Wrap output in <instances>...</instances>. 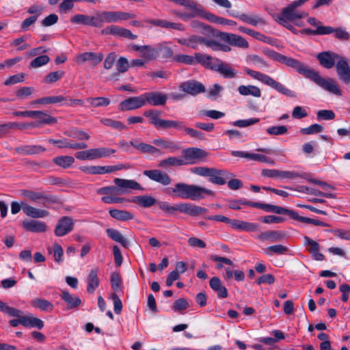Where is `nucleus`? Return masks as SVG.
<instances>
[{
    "instance_id": "64",
    "label": "nucleus",
    "mask_w": 350,
    "mask_h": 350,
    "mask_svg": "<svg viewBox=\"0 0 350 350\" xmlns=\"http://www.w3.org/2000/svg\"><path fill=\"white\" fill-rule=\"evenodd\" d=\"M64 75V72L61 70L51 72L45 77L44 82L46 83H55L62 79Z\"/></svg>"
},
{
    "instance_id": "51",
    "label": "nucleus",
    "mask_w": 350,
    "mask_h": 350,
    "mask_svg": "<svg viewBox=\"0 0 350 350\" xmlns=\"http://www.w3.org/2000/svg\"><path fill=\"white\" fill-rule=\"evenodd\" d=\"M86 100L93 107H107L111 103L110 99L106 97H88Z\"/></svg>"
},
{
    "instance_id": "7",
    "label": "nucleus",
    "mask_w": 350,
    "mask_h": 350,
    "mask_svg": "<svg viewBox=\"0 0 350 350\" xmlns=\"http://www.w3.org/2000/svg\"><path fill=\"white\" fill-rule=\"evenodd\" d=\"M213 35L231 46L243 49L249 47L248 42L242 36L226 32L217 31Z\"/></svg>"
},
{
    "instance_id": "15",
    "label": "nucleus",
    "mask_w": 350,
    "mask_h": 350,
    "mask_svg": "<svg viewBox=\"0 0 350 350\" xmlns=\"http://www.w3.org/2000/svg\"><path fill=\"white\" fill-rule=\"evenodd\" d=\"M100 33L102 35H113L116 37L126 38L131 40H135L137 38L130 30L114 25L102 29Z\"/></svg>"
},
{
    "instance_id": "22",
    "label": "nucleus",
    "mask_w": 350,
    "mask_h": 350,
    "mask_svg": "<svg viewBox=\"0 0 350 350\" xmlns=\"http://www.w3.org/2000/svg\"><path fill=\"white\" fill-rule=\"evenodd\" d=\"M130 144L141 153L150 154L153 156L161 154V152L158 148L146 143L139 142L137 139H132L130 141Z\"/></svg>"
},
{
    "instance_id": "5",
    "label": "nucleus",
    "mask_w": 350,
    "mask_h": 350,
    "mask_svg": "<svg viewBox=\"0 0 350 350\" xmlns=\"http://www.w3.org/2000/svg\"><path fill=\"white\" fill-rule=\"evenodd\" d=\"M191 172L200 176L209 177V182L218 185H224L227 180L234 176L233 174L226 170L214 167H195Z\"/></svg>"
},
{
    "instance_id": "31",
    "label": "nucleus",
    "mask_w": 350,
    "mask_h": 350,
    "mask_svg": "<svg viewBox=\"0 0 350 350\" xmlns=\"http://www.w3.org/2000/svg\"><path fill=\"white\" fill-rule=\"evenodd\" d=\"M233 229L247 232H257L259 230V225L257 223H252L239 219H234Z\"/></svg>"
},
{
    "instance_id": "47",
    "label": "nucleus",
    "mask_w": 350,
    "mask_h": 350,
    "mask_svg": "<svg viewBox=\"0 0 350 350\" xmlns=\"http://www.w3.org/2000/svg\"><path fill=\"white\" fill-rule=\"evenodd\" d=\"M31 305L32 307L36 308H39L42 311L44 312H51L53 310V305L49 301L41 299L36 298L31 301Z\"/></svg>"
},
{
    "instance_id": "25",
    "label": "nucleus",
    "mask_w": 350,
    "mask_h": 350,
    "mask_svg": "<svg viewBox=\"0 0 350 350\" xmlns=\"http://www.w3.org/2000/svg\"><path fill=\"white\" fill-rule=\"evenodd\" d=\"M147 24L160 27L165 29H173L183 31L185 30L184 25L180 23L170 22L162 19H148L145 21Z\"/></svg>"
},
{
    "instance_id": "18",
    "label": "nucleus",
    "mask_w": 350,
    "mask_h": 350,
    "mask_svg": "<svg viewBox=\"0 0 350 350\" xmlns=\"http://www.w3.org/2000/svg\"><path fill=\"white\" fill-rule=\"evenodd\" d=\"M143 94L145 105L148 103L152 106H162L165 105L167 100V96L165 94L157 91L148 92Z\"/></svg>"
},
{
    "instance_id": "41",
    "label": "nucleus",
    "mask_w": 350,
    "mask_h": 350,
    "mask_svg": "<svg viewBox=\"0 0 350 350\" xmlns=\"http://www.w3.org/2000/svg\"><path fill=\"white\" fill-rule=\"evenodd\" d=\"M160 55L159 44L153 47L150 45H144V49L141 55L142 57L147 60L156 59Z\"/></svg>"
},
{
    "instance_id": "43",
    "label": "nucleus",
    "mask_w": 350,
    "mask_h": 350,
    "mask_svg": "<svg viewBox=\"0 0 350 350\" xmlns=\"http://www.w3.org/2000/svg\"><path fill=\"white\" fill-rule=\"evenodd\" d=\"M90 150L91 159L92 160L107 157L111 154L116 152L115 149H111L109 148H92Z\"/></svg>"
},
{
    "instance_id": "53",
    "label": "nucleus",
    "mask_w": 350,
    "mask_h": 350,
    "mask_svg": "<svg viewBox=\"0 0 350 350\" xmlns=\"http://www.w3.org/2000/svg\"><path fill=\"white\" fill-rule=\"evenodd\" d=\"M325 27L331 29L330 32L327 33L326 35L334 33L335 38L340 40H347L350 38V34L349 32L342 28H334L331 26H325Z\"/></svg>"
},
{
    "instance_id": "40",
    "label": "nucleus",
    "mask_w": 350,
    "mask_h": 350,
    "mask_svg": "<svg viewBox=\"0 0 350 350\" xmlns=\"http://www.w3.org/2000/svg\"><path fill=\"white\" fill-rule=\"evenodd\" d=\"M98 23L100 27L103 26L104 23H116L118 22V16H116V11H103L97 12Z\"/></svg>"
},
{
    "instance_id": "23",
    "label": "nucleus",
    "mask_w": 350,
    "mask_h": 350,
    "mask_svg": "<svg viewBox=\"0 0 350 350\" xmlns=\"http://www.w3.org/2000/svg\"><path fill=\"white\" fill-rule=\"evenodd\" d=\"M70 22L73 24H81L84 25H89L94 27H100L98 23V14L96 16H90L85 14H76L70 18Z\"/></svg>"
},
{
    "instance_id": "48",
    "label": "nucleus",
    "mask_w": 350,
    "mask_h": 350,
    "mask_svg": "<svg viewBox=\"0 0 350 350\" xmlns=\"http://www.w3.org/2000/svg\"><path fill=\"white\" fill-rule=\"evenodd\" d=\"M230 14L235 18H238L241 21L248 23L250 25L256 26L258 24L262 22V20L258 17V16H248L245 14H234V13H230Z\"/></svg>"
},
{
    "instance_id": "28",
    "label": "nucleus",
    "mask_w": 350,
    "mask_h": 350,
    "mask_svg": "<svg viewBox=\"0 0 350 350\" xmlns=\"http://www.w3.org/2000/svg\"><path fill=\"white\" fill-rule=\"evenodd\" d=\"M259 208L262 209L266 212L274 213L280 215H288L293 219H294L295 215H296V211L294 210L278 206L276 205L260 203Z\"/></svg>"
},
{
    "instance_id": "61",
    "label": "nucleus",
    "mask_w": 350,
    "mask_h": 350,
    "mask_svg": "<svg viewBox=\"0 0 350 350\" xmlns=\"http://www.w3.org/2000/svg\"><path fill=\"white\" fill-rule=\"evenodd\" d=\"M260 121V119L258 118H252L250 119L245 120H238L232 122V124L234 126L237 127H247L254 124L258 123Z\"/></svg>"
},
{
    "instance_id": "49",
    "label": "nucleus",
    "mask_w": 350,
    "mask_h": 350,
    "mask_svg": "<svg viewBox=\"0 0 350 350\" xmlns=\"http://www.w3.org/2000/svg\"><path fill=\"white\" fill-rule=\"evenodd\" d=\"M38 123L40 124H55L57 123V120L55 117L51 116L47 113L43 111H38Z\"/></svg>"
},
{
    "instance_id": "36",
    "label": "nucleus",
    "mask_w": 350,
    "mask_h": 350,
    "mask_svg": "<svg viewBox=\"0 0 350 350\" xmlns=\"http://www.w3.org/2000/svg\"><path fill=\"white\" fill-rule=\"evenodd\" d=\"M238 92L241 96H252L256 98L261 96L260 89L256 85H241L238 87Z\"/></svg>"
},
{
    "instance_id": "42",
    "label": "nucleus",
    "mask_w": 350,
    "mask_h": 350,
    "mask_svg": "<svg viewBox=\"0 0 350 350\" xmlns=\"http://www.w3.org/2000/svg\"><path fill=\"white\" fill-rule=\"evenodd\" d=\"M106 232L108 237L113 241L120 243L125 248L129 247V241L122 236L120 231L113 228H108L106 230Z\"/></svg>"
},
{
    "instance_id": "50",
    "label": "nucleus",
    "mask_w": 350,
    "mask_h": 350,
    "mask_svg": "<svg viewBox=\"0 0 350 350\" xmlns=\"http://www.w3.org/2000/svg\"><path fill=\"white\" fill-rule=\"evenodd\" d=\"M247 62L259 68H267L269 67V64L262 57L257 55H247Z\"/></svg>"
},
{
    "instance_id": "34",
    "label": "nucleus",
    "mask_w": 350,
    "mask_h": 350,
    "mask_svg": "<svg viewBox=\"0 0 350 350\" xmlns=\"http://www.w3.org/2000/svg\"><path fill=\"white\" fill-rule=\"evenodd\" d=\"M23 228L33 232H43L46 230V225L45 223L38 220L23 221Z\"/></svg>"
},
{
    "instance_id": "37",
    "label": "nucleus",
    "mask_w": 350,
    "mask_h": 350,
    "mask_svg": "<svg viewBox=\"0 0 350 350\" xmlns=\"http://www.w3.org/2000/svg\"><path fill=\"white\" fill-rule=\"evenodd\" d=\"M109 214L112 218L121 221H129L134 218V215L126 210L111 208L109 210Z\"/></svg>"
},
{
    "instance_id": "44",
    "label": "nucleus",
    "mask_w": 350,
    "mask_h": 350,
    "mask_svg": "<svg viewBox=\"0 0 350 350\" xmlns=\"http://www.w3.org/2000/svg\"><path fill=\"white\" fill-rule=\"evenodd\" d=\"M185 165V163L183 161V157H170L161 160L159 163L158 166L161 168H166L168 167L182 166Z\"/></svg>"
},
{
    "instance_id": "38",
    "label": "nucleus",
    "mask_w": 350,
    "mask_h": 350,
    "mask_svg": "<svg viewBox=\"0 0 350 350\" xmlns=\"http://www.w3.org/2000/svg\"><path fill=\"white\" fill-rule=\"evenodd\" d=\"M64 101H67V97H64L62 95L50 96L36 99L31 103V104L46 105L51 104H57Z\"/></svg>"
},
{
    "instance_id": "59",
    "label": "nucleus",
    "mask_w": 350,
    "mask_h": 350,
    "mask_svg": "<svg viewBox=\"0 0 350 350\" xmlns=\"http://www.w3.org/2000/svg\"><path fill=\"white\" fill-rule=\"evenodd\" d=\"M267 133L270 135H282L288 132V127L285 125L273 126L266 129Z\"/></svg>"
},
{
    "instance_id": "60",
    "label": "nucleus",
    "mask_w": 350,
    "mask_h": 350,
    "mask_svg": "<svg viewBox=\"0 0 350 350\" xmlns=\"http://www.w3.org/2000/svg\"><path fill=\"white\" fill-rule=\"evenodd\" d=\"M249 159L259 161L261 163H269L271 165H274L275 161L271 158L267 157L264 154H257V153H249Z\"/></svg>"
},
{
    "instance_id": "9",
    "label": "nucleus",
    "mask_w": 350,
    "mask_h": 350,
    "mask_svg": "<svg viewBox=\"0 0 350 350\" xmlns=\"http://www.w3.org/2000/svg\"><path fill=\"white\" fill-rule=\"evenodd\" d=\"M182 154L185 165L195 164L198 161L208 156V153L205 150L196 147L183 150Z\"/></svg>"
},
{
    "instance_id": "46",
    "label": "nucleus",
    "mask_w": 350,
    "mask_h": 350,
    "mask_svg": "<svg viewBox=\"0 0 350 350\" xmlns=\"http://www.w3.org/2000/svg\"><path fill=\"white\" fill-rule=\"evenodd\" d=\"M290 250L288 247L283 245H274L267 247L265 250V253L267 256L275 255H286L288 254Z\"/></svg>"
},
{
    "instance_id": "1",
    "label": "nucleus",
    "mask_w": 350,
    "mask_h": 350,
    "mask_svg": "<svg viewBox=\"0 0 350 350\" xmlns=\"http://www.w3.org/2000/svg\"><path fill=\"white\" fill-rule=\"evenodd\" d=\"M263 53L272 60L283 64L295 70L299 75L310 79L323 89L336 96L342 95L341 90L332 78H328L327 79L323 78L319 75L318 71L310 68L298 59L286 56L270 49H264Z\"/></svg>"
},
{
    "instance_id": "56",
    "label": "nucleus",
    "mask_w": 350,
    "mask_h": 350,
    "mask_svg": "<svg viewBox=\"0 0 350 350\" xmlns=\"http://www.w3.org/2000/svg\"><path fill=\"white\" fill-rule=\"evenodd\" d=\"M294 220H297V221H299L302 223L311 224H313L314 226H325V227L329 226V225L327 223H325L320 220L312 219V218H309V217H306L299 216L297 212H296V215H295Z\"/></svg>"
},
{
    "instance_id": "4",
    "label": "nucleus",
    "mask_w": 350,
    "mask_h": 350,
    "mask_svg": "<svg viewBox=\"0 0 350 350\" xmlns=\"http://www.w3.org/2000/svg\"><path fill=\"white\" fill-rule=\"evenodd\" d=\"M243 72L245 75L250 76L252 79L263 83L264 84L275 90L279 93L291 98L296 97V94L293 91L285 87L282 83L275 81L268 75L248 68H245Z\"/></svg>"
},
{
    "instance_id": "33",
    "label": "nucleus",
    "mask_w": 350,
    "mask_h": 350,
    "mask_svg": "<svg viewBox=\"0 0 350 350\" xmlns=\"http://www.w3.org/2000/svg\"><path fill=\"white\" fill-rule=\"evenodd\" d=\"M17 153L21 154H36L46 151V148L40 145H25L15 148Z\"/></svg>"
},
{
    "instance_id": "2",
    "label": "nucleus",
    "mask_w": 350,
    "mask_h": 350,
    "mask_svg": "<svg viewBox=\"0 0 350 350\" xmlns=\"http://www.w3.org/2000/svg\"><path fill=\"white\" fill-rule=\"evenodd\" d=\"M161 111L159 109H149L144 112V116L148 118L149 123L157 130H166L174 128L178 131L184 130L191 137L203 139L204 135L196 129L187 127L183 121L161 119Z\"/></svg>"
},
{
    "instance_id": "14",
    "label": "nucleus",
    "mask_w": 350,
    "mask_h": 350,
    "mask_svg": "<svg viewBox=\"0 0 350 350\" xmlns=\"http://www.w3.org/2000/svg\"><path fill=\"white\" fill-rule=\"evenodd\" d=\"M144 105H146L144 94H141L138 96L129 97L122 100L119 104L118 109L122 111H131L139 109Z\"/></svg>"
},
{
    "instance_id": "6",
    "label": "nucleus",
    "mask_w": 350,
    "mask_h": 350,
    "mask_svg": "<svg viewBox=\"0 0 350 350\" xmlns=\"http://www.w3.org/2000/svg\"><path fill=\"white\" fill-rule=\"evenodd\" d=\"M158 205L159 208L164 211L165 213L172 215L174 214L176 211H179L192 217H197L202 215L208 211L206 208L186 202L176 204L172 206L166 202H159Z\"/></svg>"
},
{
    "instance_id": "39",
    "label": "nucleus",
    "mask_w": 350,
    "mask_h": 350,
    "mask_svg": "<svg viewBox=\"0 0 350 350\" xmlns=\"http://www.w3.org/2000/svg\"><path fill=\"white\" fill-rule=\"evenodd\" d=\"M22 208L27 216L33 218H42L48 216L49 214L46 210L38 209L28 204L23 205Z\"/></svg>"
},
{
    "instance_id": "30",
    "label": "nucleus",
    "mask_w": 350,
    "mask_h": 350,
    "mask_svg": "<svg viewBox=\"0 0 350 350\" xmlns=\"http://www.w3.org/2000/svg\"><path fill=\"white\" fill-rule=\"evenodd\" d=\"M60 297L66 304L68 309L76 308L81 304V299L79 296L72 295L67 291H62Z\"/></svg>"
},
{
    "instance_id": "32",
    "label": "nucleus",
    "mask_w": 350,
    "mask_h": 350,
    "mask_svg": "<svg viewBox=\"0 0 350 350\" xmlns=\"http://www.w3.org/2000/svg\"><path fill=\"white\" fill-rule=\"evenodd\" d=\"M132 203H135L143 208H149L157 203V200L148 195L135 196L131 198Z\"/></svg>"
},
{
    "instance_id": "17",
    "label": "nucleus",
    "mask_w": 350,
    "mask_h": 350,
    "mask_svg": "<svg viewBox=\"0 0 350 350\" xmlns=\"http://www.w3.org/2000/svg\"><path fill=\"white\" fill-rule=\"evenodd\" d=\"M336 70L339 79L346 85L350 84V66L347 58L341 57L336 64Z\"/></svg>"
},
{
    "instance_id": "57",
    "label": "nucleus",
    "mask_w": 350,
    "mask_h": 350,
    "mask_svg": "<svg viewBox=\"0 0 350 350\" xmlns=\"http://www.w3.org/2000/svg\"><path fill=\"white\" fill-rule=\"evenodd\" d=\"M50 61V58L46 55H40L33 59L29 64V67L31 68H37L44 65L47 64Z\"/></svg>"
},
{
    "instance_id": "55",
    "label": "nucleus",
    "mask_w": 350,
    "mask_h": 350,
    "mask_svg": "<svg viewBox=\"0 0 350 350\" xmlns=\"http://www.w3.org/2000/svg\"><path fill=\"white\" fill-rule=\"evenodd\" d=\"M100 121L104 125L119 131L126 129V126L122 122L111 118H101Z\"/></svg>"
},
{
    "instance_id": "63",
    "label": "nucleus",
    "mask_w": 350,
    "mask_h": 350,
    "mask_svg": "<svg viewBox=\"0 0 350 350\" xmlns=\"http://www.w3.org/2000/svg\"><path fill=\"white\" fill-rule=\"evenodd\" d=\"M305 174L295 171H282L280 172V178L283 179L293 180L297 178H304Z\"/></svg>"
},
{
    "instance_id": "58",
    "label": "nucleus",
    "mask_w": 350,
    "mask_h": 350,
    "mask_svg": "<svg viewBox=\"0 0 350 350\" xmlns=\"http://www.w3.org/2000/svg\"><path fill=\"white\" fill-rule=\"evenodd\" d=\"M97 193L100 195H121V192L118 186H108V187H103L99 188L97 190Z\"/></svg>"
},
{
    "instance_id": "11",
    "label": "nucleus",
    "mask_w": 350,
    "mask_h": 350,
    "mask_svg": "<svg viewBox=\"0 0 350 350\" xmlns=\"http://www.w3.org/2000/svg\"><path fill=\"white\" fill-rule=\"evenodd\" d=\"M307 21L310 25L316 27V29H312L310 28H304L299 31L301 34L309 36H323L330 32L331 29L325 27V26L322 25V22L314 17H309L307 19Z\"/></svg>"
},
{
    "instance_id": "45",
    "label": "nucleus",
    "mask_w": 350,
    "mask_h": 350,
    "mask_svg": "<svg viewBox=\"0 0 350 350\" xmlns=\"http://www.w3.org/2000/svg\"><path fill=\"white\" fill-rule=\"evenodd\" d=\"M23 322V326L25 327H33L41 329L44 327V322L41 319L33 317L31 314L24 316Z\"/></svg>"
},
{
    "instance_id": "52",
    "label": "nucleus",
    "mask_w": 350,
    "mask_h": 350,
    "mask_svg": "<svg viewBox=\"0 0 350 350\" xmlns=\"http://www.w3.org/2000/svg\"><path fill=\"white\" fill-rule=\"evenodd\" d=\"M74 162L75 159L72 156H59L53 159V163L63 168L71 166Z\"/></svg>"
},
{
    "instance_id": "13",
    "label": "nucleus",
    "mask_w": 350,
    "mask_h": 350,
    "mask_svg": "<svg viewBox=\"0 0 350 350\" xmlns=\"http://www.w3.org/2000/svg\"><path fill=\"white\" fill-rule=\"evenodd\" d=\"M129 166L124 164H118L116 165H106V166H90L85 167L82 170L90 174H109L116 171H119L123 169H128Z\"/></svg>"
},
{
    "instance_id": "10",
    "label": "nucleus",
    "mask_w": 350,
    "mask_h": 350,
    "mask_svg": "<svg viewBox=\"0 0 350 350\" xmlns=\"http://www.w3.org/2000/svg\"><path fill=\"white\" fill-rule=\"evenodd\" d=\"M178 88L185 94L196 96L197 95L206 92L205 86L200 81L190 79L181 83Z\"/></svg>"
},
{
    "instance_id": "62",
    "label": "nucleus",
    "mask_w": 350,
    "mask_h": 350,
    "mask_svg": "<svg viewBox=\"0 0 350 350\" xmlns=\"http://www.w3.org/2000/svg\"><path fill=\"white\" fill-rule=\"evenodd\" d=\"M25 75L23 72L9 77L3 83L6 86L12 85L25 81Z\"/></svg>"
},
{
    "instance_id": "54",
    "label": "nucleus",
    "mask_w": 350,
    "mask_h": 350,
    "mask_svg": "<svg viewBox=\"0 0 350 350\" xmlns=\"http://www.w3.org/2000/svg\"><path fill=\"white\" fill-rule=\"evenodd\" d=\"M64 134L70 137L76 138L79 140H88L90 137L88 133L77 129H71L66 131Z\"/></svg>"
},
{
    "instance_id": "3",
    "label": "nucleus",
    "mask_w": 350,
    "mask_h": 350,
    "mask_svg": "<svg viewBox=\"0 0 350 350\" xmlns=\"http://www.w3.org/2000/svg\"><path fill=\"white\" fill-rule=\"evenodd\" d=\"M167 193L182 199L198 200L205 198V195L213 196L215 192L204 187L195 185H188L183 183H176L174 187L167 189Z\"/></svg>"
},
{
    "instance_id": "21",
    "label": "nucleus",
    "mask_w": 350,
    "mask_h": 350,
    "mask_svg": "<svg viewBox=\"0 0 350 350\" xmlns=\"http://www.w3.org/2000/svg\"><path fill=\"white\" fill-rule=\"evenodd\" d=\"M113 182L115 185L119 187L122 194L126 193L128 192V189L144 190L142 185L134 180L116 178Z\"/></svg>"
},
{
    "instance_id": "8",
    "label": "nucleus",
    "mask_w": 350,
    "mask_h": 350,
    "mask_svg": "<svg viewBox=\"0 0 350 350\" xmlns=\"http://www.w3.org/2000/svg\"><path fill=\"white\" fill-rule=\"evenodd\" d=\"M23 194L30 200L38 202L44 206L47 207L49 204L58 203V198L53 195H47L42 192H36L25 189Z\"/></svg>"
},
{
    "instance_id": "19",
    "label": "nucleus",
    "mask_w": 350,
    "mask_h": 350,
    "mask_svg": "<svg viewBox=\"0 0 350 350\" xmlns=\"http://www.w3.org/2000/svg\"><path fill=\"white\" fill-rule=\"evenodd\" d=\"M286 237V233L283 230H267L259 234L256 239L260 241H268L271 243L282 241Z\"/></svg>"
},
{
    "instance_id": "12",
    "label": "nucleus",
    "mask_w": 350,
    "mask_h": 350,
    "mask_svg": "<svg viewBox=\"0 0 350 350\" xmlns=\"http://www.w3.org/2000/svg\"><path fill=\"white\" fill-rule=\"evenodd\" d=\"M341 57V55L336 53L327 51L319 53L317 56V59L322 67L326 69H331L334 66H336V62H338Z\"/></svg>"
},
{
    "instance_id": "20",
    "label": "nucleus",
    "mask_w": 350,
    "mask_h": 350,
    "mask_svg": "<svg viewBox=\"0 0 350 350\" xmlns=\"http://www.w3.org/2000/svg\"><path fill=\"white\" fill-rule=\"evenodd\" d=\"M74 224L72 219L67 216H64L59 219L55 229V234L57 237H63L73 229Z\"/></svg>"
},
{
    "instance_id": "35",
    "label": "nucleus",
    "mask_w": 350,
    "mask_h": 350,
    "mask_svg": "<svg viewBox=\"0 0 350 350\" xmlns=\"http://www.w3.org/2000/svg\"><path fill=\"white\" fill-rule=\"evenodd\" d=\"M152 144L155 146L162 147L172 153L180 149V146L177 143L163 138L154 139L152 141Z\"/></svg>"
},
{
    "instance_id": "27",
    "label": "nucleus",
    "mask_w": 350,
    "mask_h": 350,
    "mask_svg": "<svg viewBox=\"0 0 350 350\" xmlns=\"http://www.w3.org/2000/svg\"><path fill=\"white\" fill-rule=\"evenodd\" d=\"M103 59V54L101 53L85 52L79 54L77 60L79 63L90 62L92 66H96Z\"/></svg>"
},
{
    "instance_id": "26",
    "label": "nucleus",
    "mask_w": 350,
    "mask_h": 350,
    "mask_svg": "<svg viewBox=\"0 0 350 350\" xmlns=\"http://www.w3.org/2000/svg\"><path fill=\"white\" fill-rule=\"evenodd\" d=\"M216 61L217 64L214 71L219 73L225 79H232L236 77L237 70L232 68L229 64L224 62L221 59Z\"/></svg>"
},
{
    "instance_id": "24",
    "label": "nucleus",
    "mask_w": 350,
    "mask_h": 350,
    "mask_svg": "<svg viewBox=\"0 0 350 350\" xmlns=\"http://www.w3.org/2000/svg\"><path fill=\"white\" fill-rule=\"evenodd\" d=\"M99 268L93 267L87 278V292L89 294H93L95 290L99 286L100 280L98 278Z\"/></svg>"
},
{
    "instance_id": "16",
    "label": "nucleus",
    "mask_w": 350,
    "mask_h": 350,
    "mask_svg": "<svg viewBox=\"0 0 350 350\" xmlns=\"http://www.w3.org/2000/svg\"><path fill=\"white\" fill-rule=\"evenodd\" d=\"M143 174L151 180L159 183L164 186L168 185L172 183V178L168 174L160 170H144Z\"/></svg>"
},
{
    "instance_id": "29",
    "label": "nucleus",
    "mask_w": 350,
    "mask_h": 350,
    "mask_svg": "<svg viewBox=\"0 0 350 350\" xmlns=\"http://www.w3.org/2000/svg\"><path fill=\"white\" fill-rule=\"evenodd\" d=\"M209 285L211 289L217 293L218 298L224 299L228 297V290L222 284L221 280L218 277H213L209 281Z\"/></svg>"
}]
</instances>
